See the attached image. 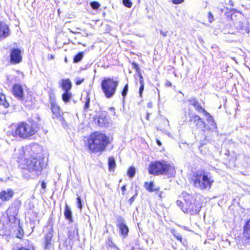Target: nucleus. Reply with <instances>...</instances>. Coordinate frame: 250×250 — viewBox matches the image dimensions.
I'll list each match as a JSON object with an SVG mask.
<instances>
[{"mask_svg": "<svg viewBox=\"0 0 250 250\" xmlns=\"http://www.w3.org/2000/svg\"><path fill=\"white\" fill-rule=\"evenodd\" d=\"M37 131V125L34 122H21L13 131L8 132L7 135L12 140L17 138L26 139L34 135Z\"/></svg>", "mask_w": 250, "mask_h": 250, "instance_id": "nucleus-1", "label": "nucleus"}, {"mask_svg": "<svg viewBox=\"0 0 250 250\" xmlns=\"http://www.w3.org/2000/svg\"><path fill=\"white\" fill-rule=\"evenodd\" d=\"M184 199L185 203L178 200L176 201V205L182 207V209L184 212L189 213L191 214L198 213L202 207V204L199 200L196 199V197L190 195L188 193H182Z\"/></svg>", "mask_w": 250, "mask_h": 250, "instance_id": "nucleus-2", "label": "nucleus"}, {"mask_svg": "<svg viewBox=\"0 0 250 250\" xmlns=\"http://www.w3.org/2000/svg\"><path fill=\"white\" fill-rule=\"evenodd\" d=\"M109 143V138L98 132L91 134L88 140V148L93 152L104 151Z\"/></svg>", "mask_w": 250, "mask_h": 250, "instance_id": "nucleus-3", "label": "nucleus"}, {"mask_svg": "<svg viewBox=\"0 0 250 250\" xmlns=\"http://www.w3.org/2000/svg\"><path fill=\"white\" fill-rule=\"evenodd\" d=\"M193 186L201 190H208L214 183V180L210 174L203 171L194 173L191 178Z\"/></svg>", "mask_w": 250, "mask_h": 250, "instance_id": "nucleus-4", "label": "nucleus"}, {"mask_svg": "<svg viewBox=\"0 0 250 250\" xmlns=\"http://www.w3.org/2000/svg\"><path fill=\"white\" fill-rule=\"evenodd\" d=\"M44 158L40 154H36L34 156L24 159L21 162L23 169L29 172H35L38 175L43 169L44 166Z\"/></svg>", "mask_w": 250, "mask_h": 250, "instance_id": "nucleus-5", "label": "nucleus"}, {"mask_svg": "<svg viewBox=\"0 0 250 250\" xmlns=\"http://www.w3.org/2000/svg\"><path fill=\"white\" fill-rule=\"evenodd\" d=\"M148 172L154 175H165L172 176L175 173V170L174 167L167 162L156 161L150 164Z\"/></svg>", "mask_w": 250, "mask_h": 250, "instance_id": "nucleus-6", "label": "nucleus"}, {"mask_svg": "<svg viewBox=\"0 0 250 250\" xmlns=\"http://www.w3.org/2000/svg\"><path fill=\"white\" fill-rule=\"evenodd\" d=\"M119 84V81H115L110 78H104L101 83V88L107 98L112 97Z\"/></svg>", "mask_w": 250, "mask_h": 250, "instance_id": "nucleus-7", "label": "nucleus"}, {"mask_svg": "<svg viewBox=\"0 0 250 250\" xmlns=\"http://www.w3.org/2000/svg\"><path fill=\"white\" fill-rule=\"evenodd\" d=\"M117 226L119 229L121 235L123 238L127 236L129 229L126 226L125 220L121 216H119L117 219Z\"/></svg>", "mask_w": 250, "mask_h": 250, "instance_id": "nucleus-8", "label": "nucleus"}, {"mask_svg": "<svg viewBox=\"0 0 250 250\" xmlns=\"http://www.w3.org/2000/svg\"><path fill=\"white\" fill-rule=\"evenodd\" d=\"M22 56L21 51L19 49H13L10 54V62L12 63L16 64L21 62Z\"/></svg>", "mask_w": 250, "mask_h": 250, "instance_id": "nucleus-9", "label": "nucleus"}, {"mask_svg": "<svg viewBox=\"0 0 250 250\" xmlns=\"http://www.w3.org/2000/svg\"><path fill=\"white\" fill-rule=\"evenodd\" d=\"M107 113L105 111L101 112L94 119L96 124L100 126H105L107 123Z\"/></svg>", "mask_w": 250, "mask_h": 250, "instance_id": "nucleus-10", "label": "nucleus"}, {"mask_svg": "<svg viewBox=\"0 0 250 250\" xmlns=\"http://www.w3.org/2000/svg\"><path fill=\"white\" fill-rule=\"evenodd\" d=\"M14 194V191L11 188L2 190L0 192V199L3 202L9 201L13 198Z\"/></svg>", "mask_w": 250, "mask_h": 250, "instance_id": "nucleus-11", "label": "nucleus"}, {"mask_svg": "<svg viewBox=\"0 0 250 250\" xmlns=\"http://www.w3.org/2000/svg\"><path fill=\"white\" fill-rule=\"evenodd\" d=\"M53 230L52 228L49 229L48 232L44 236V247L45 250L49 249L52 245V237Z\"/></svg>", "mask_w": 250, "mask_h": 250, "instance_id": "nucleus-12", "label": "nucleus"}, {"mask_svg": "<svg viewBox=\"0 0 250 250\" xmlns=\"http://www.w3.org/2000/svg\"><path fill=\"white\" fill-rule=\"evenodd\" d=\"M190 121L192 122L197 128L203 129L205 128V123L197 115L190 116Z\"/></svg>", "mask_w": 250, "mask_h": 250, "instance_id": "nucleus-13", "label": "nucleus"}, {"mask_svg": "<svg viewBox=\"0 0 250 250\" xmlns=\"http://www.w3.org/2000/svg\"><path fill=\"white\" fill-rule=\"evenodd\" d=\"M13 94L19 100H23V92L21 86L18 84H15L13 87Z\"/></svg>", "mask_w": 250, "mask_h": 250, "instance_id": "nucleus-14", "label": "nucleus"}, {"mask_svg": "<svg viewBox=\"0 0 250 250\" xmlns=\"http://www.w3.org/2000/svg\"><path fill=\"white\" fill-rule=\"evenodd\" d=\"M9 35V30L6 23L0 20V39L5 38Z\"/></svg>", "mask_w": 250, "mask_h": 250, "instance_id": "nucleus-15", "label": "nucleus"}, {"mask_svg": "<svg viewBox=\"0 0 250 250\" xmlns=\"http://www.w3.org/2000/svg\"><path fill=\"white\" fill-rule=\"evenodd\" d=\"M243 235L246 238L247 243L250 245V219L247 221L244 226Z\"/></svg>", "mask_w": 250, "mask_h": 250, "instance_id": "nucleus-16", "label": "nucleus"}, {"mask_svg": "<svg viewBox=\"0 0 250 250\" xmlns=\"http://www.w3.org/2000/svg\"><path fill=\"white\" fill-rule=\"evenodd\" d=\"M51 108L54 118H57L61 116L60 107L54 101L51 102Z\"/></svg>", "mask_w": 250, "mask_h": 250, "instance_id": "nucleus-17", "label": "nucleus"}, {"mask_svg": "<svg viewBox=\"0 0 250 250\" xmlns=\"http://www.w3.org/2000/svg\"><path fill=\"white\" fill-rule=\"evenodd\" d=\"M61 86L64 92L69 91L71 88V82L69 79H62L61 82Z\"/></svg>", "mask_w": 250, "mask_h": 250, "instance_id": "nucleus-18", "label": "nucleus"}, {"mask_svg": "<svg viewBox=\"0 0 250 250\" xmlns=\"http://www.w3.org/2000/svg\"><path fill=\"white\" fill-rule=\"evenodd\" d=\"M64 215L65 218L67 220H68L70 223L73 222V219L72 217V211L71 210L70 208L69 207L67 204L65 205Z\"/></svg>", "mask_w": 250, "mask_h": 250, "instance_id": "nucleus-19", "label": "nucleus"}, {"mask_svg": "<svg viewBox=\"0 0 250 250\" xmlns=\"http://www.w3.org/2000/svg\"><path fill=\"white\" fill-rule=\"evenodd\" d=\"M144 186L147 190L151 192L159 190L158 188H157L155 186L153 182H146L144 184Z\"/></svg>", "mask_w": 250, "mask_h": 250, "instance_id": "nucleus-20", "label": "nucleus"}, {"mask_svg": "<svg viewBox=\"0 0 250 250\" xmlns=\"http://www.w3.org/2000/svg\"><path fill=\"white\" fill-rule=\"evenodd\" d=\"M189 102L190 104L192 105L195 107V109L197 110L198 112L202 111L203 112V110H205L202 107L198 102L194 99L189 100Z\"/></svg>", "mask_w": 250, "mask_h": 250, "instance_id": "nucleus-21", "label": "nucleus"}, {"mask_svg": "<svg viewBox=\"0 0 250 250\" xmlns=\"http://www.w3.org/2000/svg\"><path fill=\"white\" fill-rule=\"evenodd\" d=\"M72 94L69 91L64 92L62 95V99L65 103L69 102L72 98Z\"/></svg>", "mask_w": 250, "mask_h": 250, "instance_id": "nucleus-22", "label": "nucleus"}, {"mask_svg": "<svg viewBox=\"0 0 250 250\" xmlns=\"http://www.w3.org/2000/svg\"><path fill=\"white\" fill-rule=\"evenodd\" d=\"M108 167L109 171H113L116 167L115 161L113 157L108 158Z\"/></svg>", "mask_w": 250, "mask_h": 250, "instance_id": "nucleus-23", "label": "nucleus"}, {"mask_svg": "<svg viewBox=\"0 0 250 250\" xmlns=\"http://www.w3.org/2000/svg\"><path fill=\"white\" fill-rule=\"evenodd\" d=\"M0 105H2L5 107L9 106V104L6 100V97L3 94H0Z\"/></svg>", "mask_w": 250, "mask_h": 250, "instance_id": "nucleus-24", "label": "nucleus"}, {"mask_svg": "<svg viewBox=\"0 0 250 250\" xmlns=\"http://www.w3.org/2000/svg\"><path fill=\"white\" fill-rule=\"evenodd\" d=\"M78 235V230L77 229H75L73 230H69L68 236L70 239H74L76 236Z\"/></svg>", "mask_w": 250, "mask_h": 250, "instance_id": "nucleus-25", "label": "nucleus"}, {"mask_svg": "<svg viewBox=\"0 0 250 250\" xmlns=\"http://www.w3.org/2000/svg\"><path fill=\"white\" fill-rule=\"evenodd\" d=\"M203 113L205 117L207 118V120L208 122H211L212 124L215 123L213 121V117L205 110H203Z\"/></svg>", "mask_w": 250, "mask_h": 250, "instance_id": "nucleus-26", "label": "nucleus"}, {"mask_svg": "<svg viewBox=\"0 0 250 250\" xmlns=\"http://www.w3.org/2000/svg\"><path fill=\"white\" fill-rule=\"evenodd\" d=\"M83 57V53L80 52L78 54H77L74 57L73 59V62L75 63H77L81 61Z\"/></svg>", "mask_w": 250, "mask_h": 250, "instance_id": "nucleus-27", "label": "nucleus"}, {"mask_svg": "<svg viewBox=\"0 0 250 250\" xmlns=\"http://www.w3.org/2000/svg\"><path fill=\"white\" fill-rule=\"evenodd\" d=\"M136 170L134 167H130L127 170V175L130 178H132L135 174Z\"/></svg>", "mask_w": 250, "mask_h": 250, "instance_id": "nucleus-28", "label": "nucleus"}, {"mask_svg": "<svg viewBox=\"0 0 250 250\" xmlns=\"http://www.w3.org/2000/svg\"><path fill=\"white\" fill-rule=\"evenodd\" d=\"M171 232L172 234L174 236V237L178 240L181 241L182 239V236L178 233L175 229H172L171 230Z\"/></svg>", "mask_w": 250, "mask_h": 250, "instance_id": "nucleus-29", "label": "nucleus"}, {"mask_svg": "<svg viewBox=\"0 0 250 250\" xmlns=\"http://www.w3.org/2000/svg\"><path fill=\"white\" fill-rule=\"evenodd\" d=\"M90 6L93 9L96 10L100 7V4L97 1H92L90 3Z\"/></svg>", "mask_w": 250, "mask_h": 250, "instance_id": "nucleus-30", "label": "nucleus"}, {"mask_svg": "<svg viewBox=\"0 0 250 250\" xmlns=\"http://www.w3.org/2000/svg\"><path fill=\"white\" fill-rule=\"evenodd\" d=\"M128 84H126L125 85V86L123 89V91L122 92V95L124 97V99L126 96L127 91H128Z\"/></svg>", "mask_w": 250, "mask_h": 250, "instance_id": "nucleus-31", "label": "nucleus"}, {"mask_svg": "<svg viewBox=\"0 0 250 250\" xmlns=\"http://www.w3.org/2000/svg\"><path fill=\"white\" fill-rule=\"evenodd\" d=\"M123 3L125 6L128 8H130L132 5L130 0H123Z\"/></svg>", "mask_w": 250, "mask_h": 250, "instance_id": "nucleus-32", "label": "nucleus"}, {"mask_svg": "<svg viewBox=\"0 0 250 250\" xmlns=\"http://www.w3.org/2000/svg\"><path fill=\"white\" fill-rule=\"evenodd\" d=\"M77 206H78V208H80V209H81L82 208L83 205H82V200H81V199L80 197L78 196L77 198Z\"/></svg>", "mask_w": 250, "mask_h": 250, "instance_id": "nucleus-33", "label": "nucleus"}, {"mask_svg": "<svg viewBox=\"0 0 250 250\" xmlns=\"http://www.w3.org/2000/svg\"><path fill=\"white\" fill-rule=\"evenodd\" d=\"M139 83H140V85H144L145 82H144V78H143L142 75L141 73H139Z\"/></svg>", "mask_w": 250, "mask_h": 250, "instance_id": "nucleus-34", "label": "nucleus"}, {"mask_svg": "<svg viewBox=\"0 0 250 250\" xmlns=\"http://www.w3.org/2000/svg\"><path fill=\"white\" fill-rule=\"evenodd\" d=\"M208 21L211 23L213 21V16L212 15V14L210 13V12H209L208 13Z\"/></svg>", "mask_w": 250, "mask_h": 250, "instance_id": "nucleus-35", "label": "nucleus"}, {"mask_svg": "<svg viewBox=\"0 0 250 250\" xmlns=\"http://www.w3.org/2000/svg\"><path fill=\"white\" fill-rule=\"evenodd\" d=\"M144 89V85H140L139 88V95L140 97H142V93Z\"/></svg>", "mask_w": 250, "mask_h": 250, "instance_id": "nucleus-36", "label": "nucleus"}, {"mask_svg": "<svg viewBox=\"0 0 250 250\" xmlns=\"http://www.w3.org/2000/svg\"><path fill=\"white\" fill-rule=\"evenodd\" d=\"M184 0H172V2L175 4H178L183 2Z\"/></svg>", "mask_w": 250, "mask_h": 250, "instance_id": "nucleus-37", "label": "nucleus"}, {"mask_svg": "<svg viewBox=\"0 0 250 250\" xmlns=\"http://www.w3.org/2000/svg\"><path fill=\"white\" fill-rule=\"evenodd\" d=\"M83 81H84L83 79L77 80L76 81V84L80 85L83 82Z\"/></svg>", "mask_w": 250, "mask_h": 250, "instance_id": "nucleus-38", "label": "nucleus"}, {"mask_svg": "<svg viewBox=\"0 0 250 250\" xmlns=\"http://www.w3.org/2000/svg\"><path fill=\"white\" fill-rule=\"evenodd\" d=\"M89 102H90V100H89V99H88L85 103V104H84V107H85V108H87L89 107Z\"/></svg>", "mask_w": 250, "mask_h": 250, "instance_id": "nucleus-39", "label": "nucleus"}, {"mask_svg": "<svg viewBox=\"0 0 250 250\" xmlns=\"http://www.w3.org/2000/svg\"><path fill=\"white\" fill-rule=\"evenodd\" d=\"M167 31H164L163 30H160V34L164 37H166L167 35Z\"/></svg>", "mask_w": 250, "mask_h": 250, "instance_id": "nucleus-40", "label": "nucleus"}, {"mask_svg": "<svg viewBox=\"0 0 250 250\" xmlns=\"http://www.w3.org/2000/svg\"><path fill=\"white\" fill-rule=\"evenodd\" d=\"M132 65L133 67V68L136 70H137L138 69H139V66H138V65L135 62H133L132 63Z\"/></svg>", "mask_w": 250, "mask_h": 250, "instance_id": "nucleus-41", "label": "nucleus"}, {"mask_svg": "<svg viewBox=\"0 0 250 250\" xmlns=\"http://www.w3.org/2000/svg\"><path fill=\"white\" fill-rule=\"evenodd\" d=\"M41 186L42 188H46V184L44 182H42V183Z\"/></svg>", "mask_w": 250, "mask_h": 250, "instance_id": "nucleus-42", "label": "nucleus"}, {"mask_svg": "<svg viewBox=\"0 0 250 250\" xmlns=\"http://www.w3.org/2000/svg\"><path fill=\"white\" fill-rule=\"evenodd\" d=\"M134 201V196H132L131 198H130L129 201L130 203L131 204Z\"/></svg>", "mask_w": 250, "mask_h": 250, "instance_id": "nucleus-43", "label": "nucleus"}, {"mask_svg": "<svg viewBox=\"0 0 250 250\" xmlns=\"http://www.w3.org/2000/svg\"><path fill=\"white\" fill-rule=\"evenodd\" d=\"M156 142L158 146H161L162 144L160 140L157 139Z\"/></svg>", "mask_w": 250, "mask_h": 250, "instance_id": "nucleus-44", "label": "nucleus"}, {"mask_svg": "<svg viewBox=\"0 0 250 250\" xmlns=\"http://www.w3.org/2000/svg\"><path fill=\"white\" fill-rule=\"evenodd\" d=\"M122 190L123 191H125V190H126V188H125V186H124L122 187Z\"/></svg>", "mask_w": 250, "mask_h": 250, "instance_id": "nucleus-45", "label": "nucleus"}, {"mask_svg": "<svg viewBox=\"0 0 250 250\" xmlns=\"http://www.w3.org/2000/svg\"><path fill=\"white\" fill-rule=\"evenodd\" d=\"M166 85H167V86H170L171 85V83H170V82H167L166 83Z\"/></svg>", "mask_w": 250, "mask_h": 250, "instance_id": "nucleus-46", "label": "nucleus"}, {"mask_svg": "<svg viewBox=\"0 0 250 250\" xmlns=\"http://www.w3.org/2000/svg\"><path fill=\"white\" fill-rule=\"evenodd\" d=\"M147 107L149 108H151L152 107V103H148L147 105Z\"/></svg>", "mask_w": 250, "mask_h": 250, "instance_id": "nucleus-47", "label": "nucleus"}, {"mask_svg": "<svg viewBox=\"0 0 250 250\" xmlns=\"http://www.w3.org/2000/svg\"><path fill=\"white\" fill-rule=\"evenodd\" d=\"M149 113H147L146 119L148 120Z\"/></svg>", "mask_w": 250, "mask_h": 250, "instance_id": "nucleus-48", "label": "nucleus"}, {"mask_svg": "<svg viewBox=\"0 0 250 250\" xmlns=\"http://www.w3.org/2000/svg\"><path fill=\"white\" fill-rule=\"evenodd\" d=\"M110 110L114 111V108L113 107H111V108H110Z\"/></svg>", "mask_w": 250, "mask_h": 250, "instance_id": "nucleus-49", "label": "nucleus"}, {"mask_svg": "<svg viewBox=\"0 0 250 250\" xmlns=\"http://www.w3.org/2000/svg\"><path fill=\"white\" fill-rule=\"evenodd\" d=\"M0 181H2V180L0 179Z\"/></svg>", "mask_w": 250, "mask_h": 250, "instance_id": "nucleus-50", "label": "nucleus"}]
</instances>
